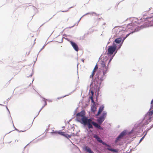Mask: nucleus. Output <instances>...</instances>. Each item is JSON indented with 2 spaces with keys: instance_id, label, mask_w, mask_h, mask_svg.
I'll return each instance as SVG.
<instances>
[{
  "instance_id": "4",
  "label": "nucleus",
  "mask_w": 153,
  "mask_h": 153,
  "mask_svg": "<svg viewBox=\"0 0 153 153\" xmlns=\"http://www.w3.org/2000/svg\"><path fill=\"white\" fill-rule=\"evenodd\" d=\"M147 119H144V117L142 120L138 123L137 125L134 126V128L130 132V133H132L133 132L136 133H139L143 131V128L146 125H147L150 122Z\"/></svg>"
},
{
  "instance_id": "46",
  "label": "nucleus",
  "mask_w": 153,
  "mask_h": 153,
  "mask_svg": "<svg viewBox=\"0 0 153 153\" xmlns=\"http://www.w3.org/2000/svg\"><path fill=\"white\" fill-rule=\"evenodd\" d=\"M152 8L151 7H150L149 8V11L150 10H151V9H152Z\"/></svg>"
},
{
  "instance_id": "45",
  "label": "nucleus",
  "mask_w": 153,
  "mask_h": 153,
  "mask_svg": "<svg viewBox=\"0 0 153 153\" xmlns=\"http://www.w3.org/2000/svg\"><path fill=\"white\" fill-rule=\"evenodd\" d=\"M37 115H37L36 117H35L34 118V119H33V122H32V123H33V121H34V119H35V118H36V117L37 116Z\"/></svg>"
},
{
  "instance_id": "38",
  "label": "nucleus",
  "mask_w": 153,
  "mask_h": 153,
  "mask_svg": "<svg viewBox=\"0 0 153 153\" xmlns=\"http://www.w3.org/2000/svg\"><path fill=\"white\" fill-rule=\"evenodd\" d=\"M64 38H65L64 37H62V39L61 42H60V43H62L63 42V39Z\"/></svg>"
},
{
  "instance_id": "14",
  "label": "nucleus",
  "mask_w": 153,
  "mask_h": 153,
  "mask_svg": "<svg viewBox=\"0 0 153 153\" xmlns=\"http://www.w3.org/2000/svg\"><path fill=\"white\" fill-rule=\"evenodd\" d=\"M122 42V38L121 37L116 38L113 43H115L117 45V44H120Z\"/></svg>"
},
{
  "instance_id": "15",
  "label": "nucleus",
  "mask_w": 153,
  "mask_h": 153,
  "mask_svg": "<svg viewBox=\"0 0 153 153\" xmlns=\"http://www.w3.org/2000/svg\"><path fill=\"white\" fill-rule=\"evenodd\" d=\"M93 14H94L95 15V16H97V14L95 12H89V13H86L85 14V15H83L80 19H79V21H78L77 22V24L76 25H78V24L79 23V22H80L81 19L82 18V17H83V16H86V15H87L88 14H90V15H92Z\"/></svg>"
},
{
  "instance_id": "18",
  "label": "nucleus",
  "mask_w": 153,
  "mask_h": 153,
  "mask_svg": "<svg viewBox=\"0 0 153 153\" xmlns=\"http://www.w3.org/2000/svg\"><path fill=\"white\" fill-rule=\"evenodd\" d=\"M58 134L65 137L66 133L60 131H58Z\"/></svg>"
},
{
  "instance_id": "1",
  "label": "nucleus",
  "mask_w": 153,
  "mask_h": 153,
  "mask_svg": "<svg viewBox=\"0 0 153 153\" xmlns=\"http://www.w3.org/2000/svg\"><path fill=\"white\" fill-rule=\"evenodd\" d=\"M108 49L105 52V53L108 55V57L110 58L107 66L106 65L105 62L104 60H102L100 63L101 69H100V68L98 69V71H97V73L95 75L96 76L97 78H98V79H100V80L99 82L100 84L106 78V74L108 72L109 70V64L117 53H115V51H114L112 54H109L108 53Z\"/></svg>"
},
{
  "instance_id": "13",
  "label": "nucleus",
  "mask_w": 153,
  "mask_h": 153,
  "mask_svg": "<svg viewBox=\"0 0 153 153\" xmlns=\"http://www.w3.org/2000/svg\"><path fill=\"white\" fill-rule=\"evenodd\" d=\"M97 64L95 66L94 69L93 70L91 74V75L90 76V78H92V80H93V75L94 74V73L97 70L98 71V67L97 66Z\"/></svg>"
},
{
  "instance_id": "63",
  "label": "nucleus",
  "mask_w": 153,
  "mask_h": 153,
  "mask_svg": "<svg viewBox=\"0 0 153 153\" xmlns=\"http://www.w3.org/2000/svg\"><path fill=\"white\" fill-rule=\"evenodd\" d=\"M49 126H50V125H49L48 126V127H49Z\"/></svg>"
},
{
  "instance_id": "25",
  "label": "nucleus",
  "mask_w": 153,
  "mask_h": 153,
  "mask_svg": "<svg viewBox=\"0 0 153 153\" xmlns=\"http://www.w3.org/2000/svg\"><path fill=\"white\" fill-rule=\"evenodd\" d=\"M146 136V134H145L140 139V140L139 142L138 143L137 145H138L143 140L144 138H145V136Z\"/></svg>"
},
{
  "instance_id": "62",
  "label": "nucleus",
  "mask_w": 153,
  "mask_h": 153,
  "mask_svg": "<svg viewBox=\"0 0 153 153\" xmlns=\"http://www.w3.org/2000/svg\"><path fill=\"white\" fill-rule=\"evenodd\" d=\"M0 105H2V104H0Z\"/></svg>"
},
{
  "instance_id": "29",
  "label": "nucleus",
  "mask_w": 153,
  "mask_h": 153,
  "mask_svg": "<svg viewBox=\"0 0 153 153\" xmlns=\"http://www.w3.org/2000/svg\"><path fill=\"white\" fill-rule=\"evenodd\" d=\"M100 109H98V111L97 112V114H96V116H98L99 114H100L102 112L100 111Z\"/></svg>"
},
{
  "instance_id": "51",
  "label": "nucleus",
  "mask_w": 153,
  "mask_h": 153,
  "mask_svg": "<svg viewBox=\"0 0 153 153\" xmlns=\"http://www.w3.org/2000/svg\"><path fill=\"white\" fill-rule=\"evenodd\" d=\"M149 19V18H148V17H147V18H146L145 19Z\"/></svg>"
},
{
  "instance_id": "39",
  "label": "nucleus",
  "mask_w": 153,
  "mask_h": 153,
  "mask_svg": "<svg viewBox=\"0 0 153 153\" xmlns=\"http://www.w3.org/2000/svg\"><path fill=\"white\" fill-rule=\"evenodd\" d=\"M18 131L19 132H24L25 131H25H19H19Z\"/></svg>"
},
{
  "instance_id": "32",
  "label": "nucleus",
  "mask_w": 153,
  "mask_h": 153,
  "mask_svg": "<svg viewBox=\"0 0 153 153\" xmlns=\"http://www.w3.org/2000/svg\"><path fill=\"white\" fill-rule=\"evenodd\" d=\"M45 107V105H43V106H42V108H41V109H40V110H39V112H38V113L37 114V115H38L39 113V112H40V111L42 110L43 109V108Z\"/></svg>"
},
{
  "instance_id": "56",
  "label": "nucleus",
  "mask_w": 153,
  "mask_h": 153,
  "mask_svg": "<svg viewBox=\"0 0 153 153\" xmlns=\"http://www.w3.org/2000/svg\"><path fill=\"white\" fill-rule=\"evenodd\" d=\"M74 128V127H72V128Z\"/></svg>"
},
{
  "instance_id": "36",
  "label": "nucleus",
  "mask_w": 153,
  "mask_h": 153,
  "mask_svg": "<svg viewBox=\"0 0 153 153\" xmlns=\"http://www.w3.org/2000/svg\"><path fill=\"white\" fill-rule=\"evenodd\" d=\"M6 108H7V111H8L9 113V114L10 115V111H9V110L8 109V108L7 107V106H6Z\"/></svg>"
},
{
  "instance_id": "19",
  "label": "nucleus",
  "mask_w": 153,
  "mask_h": 153,
  "mask_svg": "<svg viewBox=\"0 0 153 153\" xmlns=\"http://www.w3.org/2000/svg\"><path fill=\"white\" fill-rule=\"evenodd\" d=\"M134 25V23H129L128 25H127V27L128 29H130V28H131L132 27H133Z\"/></svg>"
},
{
  "instance_id": "21",
  "label": "nucleus",
  "mask_w": 153,
  "mask_h": 153,
  "mask_svg": "<svg viewBox=\"0 0 153 153\" xmlns=\"http://www.w3.org/2000/svg\"><path fill=\"white\" fill-rule=\"evenodd\" d=\"M75 91V90H74V91H73L72 92H71V93H69V94H67V95H64V96H62V97H58L57 98V99H59L62 98H63V97H64L67 96H68L70 95L74 91Z\"/></svg>"
},
{
  "instance_id": "55",
  "label": "nucleus",
  "mask_w": 153,
  "mask_h": 153,
  "mask_svg": "<svg viewBox=\"0 0 153 153\" xmlns=\"http://www.w3.org/2000/svg\"><path fill=\"white\" fill-rule=\"evenodd\" d=\"M28 144H27V145L25 146V148L28 145Z\"/></svg>"
},
{
  "instance_id": "53",
  "label": "nucleus",
  "mask_w": 153,
  "mask_h": 153,
  "mask_svg": "<svg viewBox=\"0 0 153 153\" xmlns=\"http://www.w3.org/2000/svg\"><path fill=\"white\" fill-rule=\"evenodd\" d=\"M82 61L83 62H84V59H82Z\"/></svg>"
},
{
  "instance_id": "58",
  "label": "nucleus",
  "mask_w": 153,
  "mask_h": 153,
  "mask_svg": "<svg viewBox=\"0 0 153 153\" xmlns=\"http://www.w3.org/2000/svg\"><path fill=\"white\" fill-rule=\"evenodd\" d=\"M109 43V42H108V44Z\"/></svg>"
},
{
  "instance_id": "7",
  "label": "nucleus",
  "mask_w": 153,
  "mask_h": 153,
  "mask_svg": "<svg viewBox=\"0 0 153 153\" xmlns=\"http://www.w3.org/2000/svg\"><path fill=\"white\" fill-rule=\"evenodd\" d=\"M107 113L105 111H103L101 115L97 119V123L100 126L105 119L106 117Z\"/></svg>"
},
{
  "instance_id": "49",
  "label": "nucleus",
  "mask_w": 153,
  "mask_h": 153,
  "mask_svg": "<svg viewBox=\"0 0 153 153\" xmlns=\"http://www.w3.org/2000/svg\"><path fill=\"white\" fill-rule=\"evenodd\" d=\"M72 119H71L70 120H69V122H70L71 120Z\"/></svg>"
},
{
  "instance_id": "33",
  "label": "nucleus",
  "mask_w": 153,
  "mask_h": 153,
  "mask_svg": "<svg viewBox=\"0 0 153 153\" xmlns=\"http://www.w3.org/2000/svg\"><path fill=\"white\" fill-rule=\"evenodd\" d=\"M77 109H78V108H76V109L75 110H74V115H75L76 114V111H77Z\"/></svg>"
},
{
  "instance_id": "61",
  "label": "nucleus",
  "mask_w": 153,
  "mask_h": 153,
  "mask_svg": "<svg viewBox=\"0 0 153 153\" xmlns=\"http://www.w3.org/2000/svg\"><path fill=\"white\" fill-rule=\"evenodd\" d=\"M5 102H4V103H5Z\"/></svg>"
},
{
  "instance_id": "30",
  "label": "nucleus",
  "mask_w": 153,
  "mask_h": 153,
  "mask_svg": "<svg viewBox=\"0 0 153 153\" xmlns=\"http://www.w3.org/2000/svg\"><path fill=\"white\" fill-rule=\"evenodd\" d=\"M149 128H148L146 130V131H144V132H146V133L145 134H146V135L147 134L149 131Z\"/></svg>"
},
{
  "instance_id": "28",
  "label": "nucleus",
  "mask_w": 153,
  "mask_h": 153,
  "mask_svg": "<svg viewBox=\"0 0 153 153\" xmlns=\"http://www.w3.org/2000/svg\"><path fill=\"white\" fill-rule=\"evenodd\" d=\"M47 45V44H45L42 47V48L39 51V52L38 55L39 54V52L43 49L44 48L45 46Z\"/></svg>"
},
{
  "instance_id": "17",
  "label": "nucleus",
  "mask_w": 153,
  "mask_h": 153,
  "mask_svg": "<svg viewBox=\"0 0 153 153\" xmlns=\"http://www.w3.org/2000/svg\"><path fill=\"white\" fill-rule=\"evenodd\" d=\"M79 113L82 116V117H86V116H85V112L84 110H83Z\"/></svg>"
},
{
  "instance_id": "27",
  "label": "nucleus",
  "mask_w": 153,
  "mask_h": 153,
  "mask_svg": "<svg viewBox=\"0 0 153 153\" xmlns=\"http://www.w3.org/2000/svg\"><path fill=\"white\" fill-rule=\"evenodd\" d=\"M58 131H54L53 130V131L52 132H51V133L52 134H58Z\"/></svg>"
},
{
  "instance_id": "40",
  "label": "nucleus",
  "mask_w": 153,
  "mask_h": 153,
  "mask_svg": "<svg viewBox=\"0 0 153 153\" xmlns=\"http://www.w3.org/2000/svg\"><path fill=\"white\" fill-rule=\"evenodd\" d=\"M153 104V100H152L151 102V105Z\"/></svg>"
},
{
  "instance_id": "2",
  "label": "nucleus",
  "mask_w": 153,
  "mask_h": 153,
  "mask_svg": "<svg viewBox=\"0 0 153 153\" xmlns=\"http://www.w3.org/2000/svg\"><path fill=\"white\" fill-rule=\"evenodd\" d=\"M76 117L75 120L76 121L82 124L84 128L87 126V127L85 128L87 131H88L89 129V131H91V130L90 129H93V125L98 129L102 130H104L103 127L100 126L95 121H92L91 118H88L87 117H82L79 112L76 114Z\"/></svg>"
},
{
  "instance_id": "41",
  "label": "nucleus",
  "mask_w": 153,
  "mask_h": 153,
  "mask_svg": "<svg viewBox=\"0 0 153 153\" xmlns=\"http://www.w3.org/2000/svg\"><path fill=\"white\" fill-rule=\"evenodd\" d=\"M33 74V73H32L31 74L29 75V76H31Z\"/></svg>"
},
{
  "instance_id": "26",
  "label": "nucleus",
  "mask_w": 153,
  "mask_h": 153,
  "mask_svg": "<svg viewBox=\"0 0 153 153\" xmlns=\"http://www.w3.org/2000/svg\"><path fill=\"white\" fill-rule=\"evenodd\" d=\"M41 97L42 98L44 99L43 100V101H44L45 102V104L44 105H45V106L47 105L46 100H48L43 97Z\"/></svg>"
},
{
  "instance_id": "47",
  "label": "nucleus",
  "mask_w": 153,
  "mask_h": 153,
  "mask_svg": "<svg viewBox=\"0 0 153 153\" xmlns=\"http://www.w3.org/2000/svg\"><path fill=\"white\" fill-rule=\"evenodd\" d=\"M74 25H74L73 26H71V27H69V28H71L72 27H74Z\"/></svg>"
},
{
  "instance_id": "54",
  "label": "nucleus",
  "mask_w": 153,
  "mask_h": 153,
  "mask_svg": "<svg viewBox=\"0 0 153 153\" xmlns=\"http://www.w3.org/2000/svg\"><path fill=\"white\" fill-rule=\"evenodd\" d=\"M152 128H151V127H150L149 128V130H150Z\"/></svg>"
},
{
  "instance_id": "37",
  "label": "nucleus",
  "mask_w": 153,
  "mask_h": 153,
  "mask_svg": "<svg viewBox=\"0 0 153 153\" xmlns=\"http://www.w3.org/2000/svg\"><path fill=\"white\" fill-rule=\"evenodd\" d=\"M52 18H51L50 19H49L47 21H46V22H48ZM46 23V22H45L41 26H42V25H43V24H45V23Z\"/></svg>"
},
{
  "instance_id": "52",
  "label": "nucleus",
  "mask_w": 153,
  "mask_h": 153,
  "mask_svg": "<svg viewBox=\"0 0 153 153\" xmlns=\"http://www.w3.org/2000/svg\"><path fill=\"white\" fill-rule=\"evenodd\" d=\"M10 99V98H8V99L7 100H9Z\"/></svg>"
},
{
  "instance_id": "50",
  "label": "nucleus",
  "mask_w": 153,
  "mask_h": 153,
  "mask_svg": "<svg viewBox=\"0 0 153 153\" xmlns=\"http://www.w3.org/2000/svg\"><path fill=\"white\" fill-rule=\"evenodd\" d=\"M37 57H36V60H37ZM36 61H34V63H35V62H36Z\"/></svg>"
},
{
  "instance_id": "59",
  "label": "nucleus",
  "mask_w": 153,
  "mask_h": 153,
  "mask_svg": "<svg viewBox=\"0 0 153 153\" xmlns=\"http://www.w3.org/2000/svg\"><path fill=\"white\" fill-rule=\"evenodd\" d=\"M100 19V18H99V19Z\"/></svg>"
},
{
  "instance_id": "16",
  "label": "nucleus",
  "mask_w": 153,
  "mask_h": 153,
  "mask_svg": "<svg viewBox=\"0 0 153 153\" xmlns=\"http://www.w3.org/2000/svg\"><path fill=\"white\" fill-rule=\"evenodd\" d=\"M97 107L94 105H92L91 106V111L94 114L96 111Z\"/></svg>"
},
{
  "instance_id": "9",
  "label": "nucleus",
  "mask_w": 153,
  "mask_h": 153,
  "mask_svg": "<svg viewBox=\"0 0 153 153\" xmlns=\"http://www.w3.org/2000/svg\"><path fill=\"white\" fill-rule=\"evenodd\" d=\"M93 137L95 138L96 140L99 143H102L103 145L108 146V145L105 142L103 141L102 139L97 135L94 134Z\"/></svg>"
},
{
  "instance_id": "11",
  "label": "nucleus",
  "mask_w": 153,
  "mask_h": 153,
  "mask_svg": "<svg viewBox=\"0 0 153 153\" xmlns=\"http://www.w3.org/2000/svg\"><path fill=\"white\" fill-rule=\"evenodd\" d=\"M69 42L74 49L76 51H79V47L77 44L72 41H70Z\"/></svg>"
},
{
  "instance_id": "23",
  "label": "nucleus",
  "mask_w": 153,
  "mask_h": 153,
  "mask_svg": "<svg viewBox=\"0 0 153 153\" xmlns=\"http://www.w3.org/2000/svg\"><path fill=\"white\" fill-rule=\"evenodd\" d=\"M72 135L71 134L69 135L68 134L66 133L65 137L68 139L71 138Z\"/></svg>"
},
{
  "instance_id": "43",
  "label": "nucleus",
  "mask_w": 153,
  "mask_h": 153,
  "mask_svg": "<svg viewBox=\"0 0 153 153\" xmlns=\"http://www.w3.org/2000/svg\"><path fill=\"white\" fill-rule=\"evenodd\" d=\"M49 102H52V101L51 100H48Z\"/></svg>"
},
{
  "instance_id": "57",
  "label": "nucleus",
  "mask_w": 153,
  "mask_h": 153,
  "mask_svg": "<svg viewBox=\"0 0 153 153\" xmlns=\"http://www.w3.org/2000/svg\"><path fill=\"white\" fill-rule=\"evenodd\" d=\"M65 128V127H64V126L62 127V128Z\"/></svg>"
},
{
  "instance_id": "10",
  "label": "nucleus",
  "mask_w": 153,
  "mask_h": 153,
  "mask_svg": "<svg viewBox=\"0 0 153 153\" xmlns=\"http://www.w3.org/2000/svg\"><path fill=\"white\" fill-rule=\"evenodd\" d=\"M144 27L143 25H141L140 27H136L134 29V31L126 34L125 37L126 38L130 34H133V33L135 32H137Z\"/></svg>"
},
{
  "instance_id": "12",
  "label": "nucleus",
  "mask_w": 153,
  "mask_h": 153,
  "mask_svg": "<svg viewBox=\"0 0 153 153\" xmlns=\"http://www.w3.org/2000/svg\"><path fill=\"white\" fill-rule=\"evenodd\" d=\"M83 149L84 151L88 153H94L92 150L89 147L85 145L83 146Z\"/></svg>"
},
{
  "instance_id": "6",
  "label": "nucleus",
  "mask_w": 153,
  "mask_h": 153,
  "mask_svg": "<svg viewBox=\"0 0 153 153\" xmlns=\"http://www.w3.org/2000/svg\"><path fill=\"white\" fill-rule=\"evenodd\" d=\"M127 133L126 130H124L117 137L115 140L114 143V144L116 145H122L123 144V142L121 141V139L123 137L126 135Z\"/></svg>"
},
{
  "instance_id": "44",
  "label": "nucleus",
  "mask_w": 153,
  "mask_h": 153,
  "mask_svg": "<svg viewBox=\"0 0 153 153\" xmlns=\"http://www.w3.org/2000/svg\"><path fill=\"white\" fill-rule=\"evenodd\" d=\"M37 115H37L36 117H35L34 118V119H33V122H32V123H33V121H34V119H35V118H36V117L37 116Z\"/></svg>"
},
{
  "instance_id": "22",
  "label": "nucleus",
  "mask_w": 153,
  "mask_h": 153,
  "mask_svg": "<svg viewBox=\"0 0 153 153\" xmlns=\"http://www.w3.org/2000/svg\"><path fill=\"white\" fill-rule=\"evenodd\" d=\"M104 108V106L103 105H101L99 108V109H100V111L102 112Z\"/></svg>"
},
{
  "instance_id": "24",
  "label": "nucleus",
  "mask_w": 153,
  "mask_h": 153,
  "mask_svg": "<svg viewBox=\"0 0 153 153\" xmlns=\"http://www.w3.org/2000/svg\"><path fill=\"white\" fill-rule=\"evenodd\" d=\"M89 99H90L91 100V102H92V103H93V105H94V104L95 103V102L92 96H91L89 97Z\"/></svg>"
},
{
  "instance_id": "8",
  "label": "nucleus",
  "mask_w": 153,
  "mask_h": 153,
  "mask_svg": "<svg viewBox=\"0 0 153 153\" xmlns=\"http://www.w3.org/2000/svg\"><path fill=\"white\" fill-rule=\"evenodd\" d=\"M153 104L151 105V107L148 112L145 114L144 119H147L149 120H151L152 119L151 116L153 114Z\"/></svg>"
},
{
  "instance_id": "20",
  "label": "nucleus",
  "mask_w": 153,
  "mask_h": 153,
  "mask_svg": "<svg viewBox=\"0 0 153 153\" xmlns=\"http://www.w3.org/2000/svg\"><path fill=\"white\" fill-rule=\"evenodd\" d=\"M109 150L115 153H117L118 152V150L115 149L110 148L109 149Z\"/></svg>"
},
{
  "instance_id": "5",
  "label": "nucleus",
  "mask_w": 153,
  "mask_h": 153,
  "mask_svg": "<svg viewBox=\"0 0 153 153\" xmlns=\"http://www.w3.org/2000/svg\"><path fill=\"white\" fill-rule=\"evenodd\" d=\"M126 39V38L124 37L123 39H122L121 42L118 45L114 42L112 45L108 46V53L109 54H112L114 51H115V53H117L118 51L121 48L124 41Z\"/></svg>"
},
{
  "instance_id": "60",
  "label": "nucleus",
  "mask_w": 153,
  "mask_h": 153,
  "mask_svg": "<svg viewBox=\"0 0 153 153\" xmlns=\"http://www.w3.org/2000/svg\"><path fill=\"white\" fill-rule=\"evenodd\" d=\"M34 79H33L32 81V82H33V81Z\"/></svg>"
},
{
  "instance_id": "31",
  "label": "nucleus",
  "mask_w": 153,
  "mask_h": 153,
  "mask_svg": "<svg viewBox=\"0 0 153 153\" xmlns=\"http://www.w3.org/2000/svg\"><path fill=\"white\" fill-rule=\"evenodd\" d=\"M73 7H69L68 9L67 10H65V11H62V10H61V11L62 12H68V10L70 9H71V8H72Z\"/></svg>"
},
{
  "instance_id": "48",
  "label": "nucleus",
  "mask_w": 153,
  "mask_h": 153,
  "mask_svg": "<svg viewBox=\"0 0 153 153\" xmlns=\"http://www.w3.org/2000/svg\"><path fill=\"white\" fill-rule=\"evenodd\" d=\"M105 23L104 22L103 23V25H105Z\"/></svg>"
},
{
  "instance_id": "3",
  "label": "nucleus",
  "mask_w": 153,
  "mask_h": 153,
  "mask_svg": "<svg viewBox=\"0 0 153 153\" xmlns=\"http://www.w3.org/2000/svg\"><path fill=\"white\" fill-rule=\"evenodd\" d=\"M100 80V79H98V78H97L96 76L94 80H91L90 85V91L92 95H93L94 92H95L96 93L97 92V94H99V92L100 90V87L102 82H101L100 84L99 82Z\"/></svg>"
},
{
  "instance_id": "34",
  "label": "nucleus",
  "mask_w": 153,
  "mask_h": 153,
  "mask_svg": "<svg viewBox=\"0 0 153 153\" xmlns=\"http://www.w3.org/2000/svg\"><path fill=\"white\" fill-rule=\"evenodd\" d=\"M141 19L138 21V22H137V23L138 24H140L141 23V22H142L143 21H141Z\"/></svg>"
},
{
  "instance_id": "42",
  "label": "nucleus",
  "mask_w": 153,
  "mask_h": 153,
  "mask_svg": "<svg viewBox=\"0 0 153 153\" xmlns=\"http://www.w3.org/2000/svg\"><path fill=\"white\" fill-rule=\"evenodd\" d=\"M151 128H152L153 127V124L151 126Z\"/></svg>"
},
{
  "instance_id": "35",
  "label": "nucleus",
  "mask_w": 153,
  "mask_h": 153,
  "mask_svg": "<svg viewBox=\"0 0 153 153\" xmlns=\"http://www.w3.org/2000/svg\"><path fill=\"white\" fill-rule=\"evenodd\" d=\"M12 123H13V126L15 128V130H16L17 131H19V130H18V129H17V128H16L14 126V124H13V122H12Z\"/></svg>"
}]
</instances>
